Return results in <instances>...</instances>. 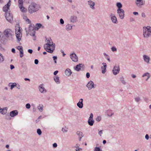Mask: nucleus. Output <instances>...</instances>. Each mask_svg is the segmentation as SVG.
Returning <instances> with one entry per match:
<instances>
[{"instance_id": "24", "label": "nucleus", "mask_w": 151, "mask_h": 151, "mask_svg": "<svg viewBox=\"0 0 151 151\" xmlns=\"http://www.w3.org/2000/svg\"><path fill=\"white\" fill-rule=\"evenodd\" d=\"M41 27H42V28H43V26H42V25L40 23L36 24L35 26V29L37 30Z\"/></svg>"}, {"instance_id": "55", "label": "nucleus", "mask_w": 151, "mask_h": 151, "mask_svg": "<svg viewBox=\"0 0 151 151\" xmlns=\"http://www.w3.org/2000/svg\"><path fill=\"white\" fill-rule=\"evenodd\" d=\"M145 138L147 140H148L149 139V136L148 134H146L145 136Z\"/></svg>"}, {"instance_id": "56", "label": "nucleus", "mask_w": 151, "mask_h": 151, "mask_svg": "<svg viewBox=\"0 0 151 151\" xmlns=\"http://www.w3.org/2000/svg\"><path fill=\"white\" fill-rule=\"evenodd\" d=\"M90 75L89 73H87L86 74V77L87 78H89L90 77Z\"/></svg>"}, {"instance_id": "61", "label": "nucleus", "mask_w": 151, "mask_h": 151, "mask_svg": "<svg viewBox=\"0 0 151 151\" xmlns=\"http://www.w3.org/2000/svg\"><path fill=\"white\" fill-rule=\"evenodd\" d=\"M133 14L135 15H137L138 14V13L137 12H134Z\"/></svg>"}, {"instance_id": "3", "label": "nucleus", "mask_w": 151, "mask_h": 151, "mask_svg": "<svg viewBox=\"0 0 151 151\" xmlns=\"http://www.w3.org/2000/svg\"><path fill=\"white\" fill-rule=\"evenodd\" d=\"M40 8L39 5L34 3L30 5L28 8V11L31 14L37 11Z\"/></svg>"}, {"instance_id": "22", "label": "nucleus", "mask_w": 151, "mask_h": 151, "mask_svg": "<svg viewBox=\"0 0 151 151\" xmlns=\"http://www.w3.org/2000/svg\"><path fill=\"white\" fill-rule=\"evenodd\" d=\"M65 74L68 76H70L72 73L71 70L69 68H67L65 72Z\"/></svg>"}, {"instance_id": "16", "label": "nucleus", "mask_w": 151, "mask_h": 151, "mask_svg": "<svg viewBox=\"0 0 151 151\" xmlns=\"http://www.w3.org/2000/svg\"><path fill=\"white\" fill-rule=\"evenodd\" d=\"M70 22L73 23H74L78 21L77 17L75 15L71 16L70 18Z\"/></svg>"}, {"instance_id": "34", "label": "nucleus", "mask_w": 151, "mask_h": 151, "mask_svg": "<svg viewBox=\"0 0 151 151\" xmlns=\"http://www.w3.org/2000/svg\"><path fill=\"white\" fill-rule=\"evenodd\" d=\"M145 76H147V77H148V78H150V73L148 72H147L145 73L142 76V77H144Z\"/></svg>"}, {"instance_id": "6", "label": "nucleus", "mask_w": 151, "mask_h": 151, "mask_svg": "<svg viewBox=\"0 0 151 151\" xmlns=\"http://www.w3.org/2000/svg\"><path fill=\"white\" fill-rule=\"evenodd\" d=\"M13 32L10 29H6L4 31V33L5 36L8 38H11Z\"/></svg>"}, {"instance_id": "52", "label": "nucleus", "mask_w": 151, "mask_h": 151, "mask_svg": "<svg viewBox=\"0 0 151 151\" xmlns=\"http://www.w3.org/2000/svg\"><path fill=\"white\" fill-rule=\"evenodd\" d=\"M53 147L54 148H56L57 147V144L56 143H55L53 144Z\"/></svg>"}, {"instance_id": "39", "label": "nucleus", "mask_w": 151, "mask_h": 151, "mask_svg": "<svg viewBox=\"0 0 151 151\" xmlns=\"http://www.w3.org/2000/svg\"><path fill=\"white\" fill-rule=\"evenodd\" d=\"M134 100L136 102H139L141 100V99L140 97H137L134 98Z\"/></svg>"}, {"instance_id": "5", "label": "nucleus", "mask_w": 151, "mask_h": 151, "mask_svg": "<svg viewBox=\"0 0 151 151\" xmlns=\"http://www.w3.org/2000/svg\"><path fill=\"white\" fill-rule=\"evenodd\" d=\"M35 27L34 24H30L29 26V33L30 35L33 36H35Z\"/></svg>"}, {"instance_id": "45", "label": "nucleus", "mask_w": 151, "mask_h": 151, "mask_svg": "<svg viewBox=\"0 0 151 151\" xmlns=\"http://www.w3.org/2000/svg\"><path fill=\"white\" fill-rule=\"evenodd\" d=\"M94 151H100V149L99 147H96L95 148Z\"/></svg>"}, {"instance_id": "44", "label": "nucleus", "mask_w": 151, "mask_h": 151, "mask_svg": "<svg viewBox=\"0 0 151 151\" xmlns=\"http://www.w3.org/2000/svg\"><path fill=\"white\" fill-rule=\"evenodd\" d=\"M101 119V117L100 116H98L96 118V120L97 122L100 121Z\"/></svg>"}, {"instance_id": "30", "label": "nucleus", "mask_w": 151, "mask_h": 151, "mask_svg": "<svg viewBox=\"0 0 151 151\" xmlns=\"http://www.w3.org/2000/svg\"><path fill=\"white\" fill-rule=\"evenodd\" d=\"M116 6L118 8L117 9H122L121 8L122 7V5L120 2H117L116 4Z\"/></svg>"}, {"instance_id": "13", "label": "nucleus", "mask_w": 151, "mask_h": 151, "mask_svg": "<svg viewBox=\"0 0 151 151\" xmlns=\"http://www.w3.org/2000/svg\"><path fill=\"white\" fill-rule=\"evenodd\" d=\"M120 71V68L119 66H114L112 70L113 74L116 75L119 73Z\"/></svg>"}, {"instance_id": "29", "label": "nucleus", "mask_w": 151, "mask_h": 151, "mask_svg": "<svg viewBox=\"0 0 151 151\" xmlns=\"http://www.w3.org/2000/svg\"><path fill=\"white\" fill-rule=\"evenodd\" d=\"M112 111L110 110H109L107 111L106 113L108 116L111 117L112 116L114 113Z\"/></svg>"}, {"instance_id": "8", "label": "nucleus", "mask_w": 151, "mask_h": 151, "mask_svg": "<svg viewBox=\"0 0 151 151\" xmlns=\"http://www.w3.org/2000/svg\"><path fill=\"white\" fill-rule=\"evenodd\" d=\"M96 86V85H94V83L91 81H90L86 85L89 90L94 88Z\"/></svg>"}, {"instance_id": "18", "label": "nucleus", "mask_w": 151, "mask_h": 151, "mask_svg": "<svg viewBox=\"0 0 151 151\" xmlns=\"http://www.w3.org/2000/svg\"><path fill=\"white\" fill-rule=\"evenodd\" d=\"M83 101L82 99H81L77 104V106L80 109L82 108L83 107Z\"/></svg>"}, {"instance_id": "63", "label": "nucleus", "mask_w": 151, "mask_h": 151, "mask_svg": "<svg viewBox=\"0 0 151 151\" xmlns=\"http://www.w3.org/2000/svg\"><path fill=\"white\" fill-rule=\"evenodd\" d=\"M79 146H80V145L78 144H77L76 145V146H75V147L76 148H79Z\"/></svg>"}, {"instance_id": "19", "label": "nucleus", "mask_w": 151, "mask_h": 151, "mask_svg": "<svg viewBox=\"0 0 151 151\" xmlns=\"http://www.w3.org/2000/svg\"><path fill=\"white\" fill-rule=\"evenodd\" d=\"M143 57V59L145 62L147 63H150V58L149 56L146 55H144Z\"/></svg>"}, {"instance_id": "35", "label": "nucleus", "mask_w": 151, "mask_h": 151, "mask_svg": "<svg viewBox=\"0 0 151 151\" xmlns=\"http://www.w3.org/2000/svg\"><path fill=\"white\" fill-rule=\"evenodd\" d=\"M19 6H23V0H18Z\"/></svg>"}, {"instance_id": "48", "label": "nucleus", "mask_w": 151, "mask_h": 151, "mask_svg": "<svg viewBox=\"0 0 151 151\" xmlns=\"http://www.w3.org/2000/svg\"><path fill=\"white\" fill-rule=\"evenodd\" d=\"M11 2V0H9V1L8 3L6 4V5L7 6H10Z\"/></svg>"}, {"instance_id": "20", "label": "nucleus", "mask_w": 151, "mask_h": 151, "mask_svg": "<svg viewBox=\"0 0 151 151\" xmlns=\"http://www.w3.org/2000/svg\"><path fill=\"white\" fill-rule=\"evenodd\" d=\"M39 89L40 91L42 93H45L47 91L43 87L42 84H41L39 86Z\"/></svg>"}, {"instance_id": "2", "label": "nucleus", "mask_w": 151, "mask_h": 151, "mask_svg": "<svg viewBox=\"0 0 151 151\" xmlns=\"http://www.w3.org/2000/svg\"><path fill=\"white\" fill-rule=\"evenodd\" d=\"M143 32L144 37L148 39L151 35V27L150 26L144 27H143Z\"/></svg>"}, {"instance_id": "26", "label": "nucleus", "mask_w": 151, "mask_h": 151, "mask_svg": "<svg viewBox=\"0 0 151 151\" xmlns=\"http://www.w3.org/2000/svg\"><path fill=\"white\" fill-rule=\"evenodd\" d=\"M88 122L89 125L92 126L94 123V121L93 119H88Z\"/></svg>"}, {"instance_id": "64", "label": "nucleus", "mask_w": 151, "mask_h": 151, "mask_svg": "<svg viewBox=\"0 0 151 151\" xmlns=\"http://www.w3.org/2000/svg\"><path fill=\"white\" fill-rule=\"evenodd\" d=\"M12 51L13 53H15V50L14 48H12Z\"/></svg>"}, {"instance_id": "4", "label": "nucleus", "mask_w": 151, "mask_h": 151, "mask_svg": "<svg viewBox=\"0 0 151 151\" xmlns=\"http://www.w3.org/2000/svg\"><path fill=\"white\" fill-rule=\"evenodd\" d=\"M22 28L19 27V25H17V27H16L15 34L17 39V40L19 42L21 40L22 34L21 33Z\"/></svg>"}, {"instance_id": "49", "label": "nucleus", "mask_w": 151, "mask_h": 151, "mask_svg": "<svg viewBox=\"0 0 151 151\" xmlns=\"http://www.w3.org/2000/svg\"><path fill=\"white\" fill-rule=\"evenodd\" d=\"M60 22L61 24H64V22L63 20L61 18L60 19Z\"/></svg>"}, {"instance_id": "59", "label": "nucleus", "mask_w": 151, "mask_h": 151, "mask_svg": "<svg viewBox=\"0 0 151 151\" xmlns=\"http://www.w3.org/2000/svg\"><path fill=\"white\" fill-rule=\"evenodd\" d=\"M142 16L144 18H145L146 17L145 14L143 12L142 13Z\"/></svg>"}, {"instance_id": "47", "label": "nucleus", "mask_w": 151, "mask_h": 151, "mask_svg": "<svg viewBox=\"0 0 151 151\" xmlns=\"http://www.w3.org/2000/svg\"><path fill=\"white\" fill-rule=\"evenodd\" d=\"M17 49H18L19 51L23 49V47L22 46H19L17 47Z\"/></svg>"}, {"instance_id": "17", "label": "nucleus", "mask_w": 151, "mask_h": 151, "mask_svg": "<svg viewBox=\"0 0 151 151\" xmlns=\"http://www.w3.org/2000/svg\"><path fill=\"white\" fill-rule=\"evenodd\" d=\"M135 3L138 7H140L141 5H143L145 4L143 1L142 0H136Z\"/></svg>"}, {"instance_id": "10", "label": "nucleus", "mask_w": 151, "mask_h": 151, "mask_svg": "<svg viewBox=\"0 0 151 151\" xmlns=\"http://www.w3.org/2000/svg\"><path fill=\"white\" fill-rule=\"evenodd\" d=\"M84 68V65L83 64L81 63L77 65L76 67L74 68V69L77 71H79L81 70H83Z\"/></svg>"}, {"instance_id": "1", "label": "nucleus", "mask_w": 151, "mask_h": 151, "mask_svg": "<svg viewBox=\"0 0 151 151\" xmlns=\"http://www.w3.org/2000/svg\"><path fill=\"white\" fill-rule=\"evenodd\" d=\"M47 43L44 45V48L47 52L51 53L55 50V44L53 43L50 38L47 40Z\"/></svg>"}, {"instance_id": "11", "label": "nucleus", "mask_w": 151, "mask_h": 151, "mask_svg": "<svg viewBox=\"0 0 151 151\" xmlns=\"http://www.w3.org/2000/svg\"><path fill=\"white\" fill-rule=\"evenodd\" d=\"M70 57L73 61L75 62L78 61V57L76 54L74 52L70 54Z\"/></svg>"}, {"instance_id": "57", "label": "nucleus", "mask_w": 151, "mask_h": 151, "mask_svg": "<svg viewBox=\"0 0 151 151\" xmlns=\"http://www.w3.org/2000/svg\"><path fill=\"white\" fill-rule=\"evenodd\" d=\"M135 21V19L132 18H131L130 19V22H134Z\"/></svg>"}, {"instance_id": "15", "label": "nucleus", "mask_w": 151, "mask_h": 151, "mask_svg": "<svg viewBox=\"0 0 151 151\" xmlns=\"http://www.w3.org/2000/svg\"><path fill=\"white\" fill-rule=\"evenodd\" d=\"M102 64L103 65L101 66V72L103 74H104L106 71L107 65L106 63H103Z\"/></svg>"}, {"instance_id": "41", "label": "nucleus", "mask_w": 151, "mask_h": 151, "mask_svg": "<svg viewBox=\"0 0 151 151\" xmlns=\"http://www.w3.org/2000/svg\"><path fill=\"white\" fill-rule=\"evenodd\" d=\"M111 50L114 52H116L117 51L116 48L114 46L112 47L111 48Z\"/></svg>"}, {"instance_id": "37", "label": "nucleus", "mask_w": 151, "mask_h": 151, "mask_svg": "<svg viewBox=\"0 0 151 151\" xmlns=\"http://www.w3.org/2000/svg\"><path fill=\"white\" fill-rule=\"evenodd\" d=\"M23 19L27 22H28V23H31V22L28 19L26 16H24L23 17Z\"/></svg>"}, {"instance_id": "12", "label": "nucleus", "mask_w": 151, "mask_h": 151, "mask_svg": "<svg viewBox=\"0 0 151 151\" xmlns=\"http://www.w3.org/2000/svg\"><path fill=\"white\" fill-rule=\"evenodd\" d=\"M88 4L89 6L93 10L95 9V3L91 0H89L87 1Z\"/></svg>"}, {"instance_id": "38", "label": "nucleus", "mask_w": 151, "mask_h": 151, "mask_svg": "<svg viewBox=\"0 0 151 151\" xmlns=\"http://www.w3.org/2000/svg\"><path fill=\"white\" fill-rule=\"evenodd\" d=\"M68 128H67L66 127H65L63 128H62V131L63 132H68Z\"/></svg>"}, {"instance_id": "46", "label": "nucleus", "mask_w": 151, "mask_h": 151, "mask_svg": "<svg viewBox=\"0 0 151 151\" xmlns=\"http://www.w3.org/2000/svg\"><path fill=\"white\" fill-rule=\"evenodd\" d=\"M43 108V106H42L41 107H40V106H38L37 107V109H39L40 110V111H42Z\"/></svg>"}, {"instance_id": "7", "label": "nucleus", "mask_w": 151, "mask_h": 151, "mask_svg": "<svg viewBox=\"0 0 151 151\" xmlns=\"http://www.w3.org/2000/svg\"><path fill=\"white\" fill-rule=\"evenodd\" d=\"M5 17L7 20L10 23H12L13 21L12 15L9 12H6Z\"/></svg>"}, {"instance_id": "62", "label": "nucleus", "mask_w": 151, "mask_h": 151, "mask_svg": "<svg viewBox=\"0 0 151 151\" xmlns=\"http://www.w3.org/2000/svg\"><path fill=\"white\" fill-rule=\"evenodd\" d=\"M107 57V58L105 57L107 59V60H108V61L109 62H110V57H109V56H108Z\"/></svg>"}, {"instance_id": "25", "label": "nucleus", "mask_w": 151, "mask_h": 151, "mask_svg": "<svg viewBox=\"0 0 151 151\" xmlns=\"http://www.w3.org/2000/svg\"><path fill=\"white\" fill-rule=\"evenodd\" d=\"M120 80L121 82L124 85H125L126 83V82L124 78L122 76L120 78Z\"/></svg>"}, {"instance_id": "36", "label": "nucleus", "mask_w": 151, "mask_h": 151, "mask_svg": "<svg viewBox=\"0 0 151 151\" xmlns=\"http://www.w3.org/2000/svg\"><path fill=\"white\" fill-rule=\"evenodd\" d=\"M4 60V58L2 54L0 53V63H2Z\"/></svg>"}, {"instance_id": "51", "label": "nucleus", "mask_w": 151, "mask_h": 151, "mask_svg": "<svg viewBox=\"0 0 151 151\" xmlns=\"http://www.w3.org/2000/svg\"><path fill=\"white\" fill-rule=\"evenodd\" d=\"M103 133V130H101L99 131L98 133V134L100 135V136H101V134Z\"/></svg>"}, {"instance_id": "32", "label": "nucleus", "mask_w": 151, "mask_h": 151, "mask_svg": "<svg viewBox=\"0 0 151 151\" xmlns=\"http://www.w3.org/2000/svg\"><path fill=\"white\" fill-rule=\"evenodd\" d=\"M54 80L57 83L59 84L60 83V81L59 79V77L58 76H55L54 78Z\"/></svg>"}, {"instance_id": "60", "label": "nucleus", "mask_w": 151, "mask_h": 151, "mask_svg": "<svg viewBox=\"0 0 151 151\" xmlns=\"http://www.w3.org/2000/svg\"><path fill=\"white\" fill-rule=\"evenodd\" d=\"M10 66V69L11 70H12L14 68V65H11Z\"/></svg>"}, {"instance_id": "14", "label": "nucleus", "mask_w": 151, "mask_h": 151, "mask_svg": "<svg viewBox=\"0 0 151 151\" xmlns=\"http://www.w3.org/2000/svg\"><path fill=\"white\" fill-rule=\"evenodd\" d=\"M110 16L112 22L114 24H117L118 22L117 18L115 15L112 13L110 14Z\"/></svg>"}, {"instance_id": "33", "label": "nucleus", "mask_w": 151, "mask_h": 151, "mask_svg": "<svg viewBox=\"0 0 151 151\" xmlns=\"http://www.w3.org/2000/svg\"><path fill=\"white\" fill-rule=\"evenodd\" d=\"M20 10L22 12H25L27 11V9L24 8L23 6H21V7L20 6L19 7Z\"/></svg>"}, {"instance_id": "43", "label": "nucleus", "mask_w": 151, "mask_h": 151, "mask_svg": "<svg viewBox=\"0 0 151 151\" xmlns=\"http://www.w3.org/2000/svg\"><path fill=\"white\" fill-rule=\"evenodd\" d=\"M26 107L27 109H29L31 107L29 103H27L26 105Z\"/></svg>"}, {"instance_id": "9", "label": "nucleus", "mask_w": 151, "mask_h": 151, "mask_svg": "<svg viewBox=\"0 0 151 151\" xmlns=\"http://www.w3.org/2000/svg\"><path fill=\"white\" fill-rule=\"evenodd\" d=\"M117 13L120 18L122 19L124 17V11L123 9H117Z\"/></svg>"}, {"instance_id": "21", "label": "nucleus", "mask_w": 151, "mask_h": 151, "mask_svg": "<svg viewBox=\"0 0 151 151\" xmlns=\"http://www.w3.org/2000/svg\"><path fill=\"white\" fill-rule=\"evenodd\" d=\"M18 111L17 110L12 111L10 112V116L12 117H14L18 114Z\"/></svg>"}, {"instance_id": "42", "label": "nucleus", "mask_w": 151, "mask_h": 151, "mask_svg": "<svg viewBox=\"0 0 151 151\" xmlns=\"http://www.w3.org/2000/svg\"><path fill=\"white\" fill-rule=\"evenodd\" d=\"M53 58L55 63H56V60L57 59V57L56 56H54L53 57Z\"/></svg>"}, {"instance_id": "58", "label": "nucleus", "mask_w": 151, "mask_h": 151, "mask_svg": "<svg viewBox=\"0 0 151 151\" xmlns=\"http://www.w3.org/2000/svg\"><path fill=\"white\" fill-rule=\"evenodd\" d=\"M28 52L30 54H32L33 52V50L31 49H29L28 50Z\"/></svg>"}, {"instance_id": "23", "label": "nucleus", "mask_w": 151, "mask_h": 151, "mask_svg": "<svg viewBox=\"0 0 151 151\" xmlns=\"http://www.w3.org/2000/svg\"><path fill=\"white\" fill-rule=\"evenodd\" d=\"M73 25L69 24H67L65 26V29L67 31L71 30L72 29Z\"/></svg>"}, {"instance_id": "28", "label": "nucleus", "mask_w": 151, "mask_h": 151, "mask_svg": "<svg viewBox=\"0 0 151 151\" xmlns=\"http://www.w3.org/2000/svg\"><path fill=\"white\" fill-rule=\"evenodd\" d=\"M9 86H10L11 88L10 89L11 90H12L13 88L15 86H17V84L16 83H10L9 84Z\"/></svg>"}, {"instance_id": "53", "label": "nucleus", "mask_w": 151, "mask_h": 151, "mask_svg": "<svg viewBox=\"0 0 151 151\" xmlns=\"http://www.w3.org/2000/svg\"><path fill=\"white\" fill-rule=\"evenodd\" d=\"M82 149L80 148H76L75 149L76 151H81Z\"/></svg>"}, {"instance_id": "40", "label": "nucleus", "mask_w": 151, "mask_h": 151, "mask_svg": "<svg viewBox=\"0 0 151 151\" xmlns=\"http://www.w3.org/2000/svg\"><path fill=\"white\" fill-rule=\"evenodd\" d=\"M42 132L41 129H38L37 130V134L40 135L41 134Z\"/></svg>"}, {"instance_id": "31", "label": "nucleus", "mask_w": 151, "mask_h": 151, "mask_svg": "<svg viewBox=\"0 0 151 151\" xmlns=\"http://www.w3.org/2000/svg\"><path fill=\"white\" fill-rule=\"evenodd\" d=\"M76 134L79 137H83V132L80 131H78L76 132Z\"/></svg>"}, {"instance_id": "54", "label": "nucleus", "mask_w": 151, "mask_h": 151, "mask_svg": "<svg viewBox=\"0 0 151 151\" xmlns=\"http://www.w3.org/2000/svg\"><path fill=\"white\" fill-rule=\"evenodd\" d=\"M38 62H39V61L37 59H36L35 60V63L36 64V65H37L38 64Z\"/></svg>"}, {"instance_id": "50", "label": "nucleus", "mask_w": 151, "mask_h": 151, "mask_svg": "<svg viewBox=\"0 0 151 151\" xmlns=\"http://www.w3.org/2000/svg\"><path fill=\"white\" fill-rule=\"evenodd\" d=\"M93 115L92 113H91L88 119H93Z\"/></svg>"}, {"instance_id": "27", "label": "nucleus", "mask_w": 151, "mask_h": 151, "mask_svg": "<svg viewBox=\"0 0 151 151\" xmlns=\"http://www.w3.org/2000/svg\"><path fill=\"white\" fill-rule=\"evenodd\" d=\"M10 6H7L6 4L4 6L3 8V11L6 12L9 9Z\"/></svg>"}]
</instances>
